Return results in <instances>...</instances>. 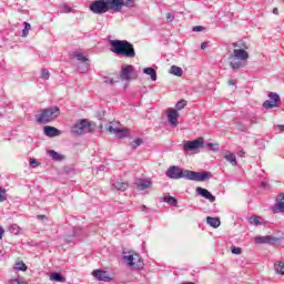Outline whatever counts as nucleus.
<instances>
[{
    "label": "nucleus",
    "mask_w": 284,
    "mask_h": 284,
    "mask_svg": "<svg viewBox=\"0 0 284 284\" xmlns=\"http://www.w3.org/2000/svg\"><path fill=\"white\" fill-rule=\"evenodd\" d=\"M92 274L97 281H103L104 283H110V281H112V277H110L106 271L95 270Z\"/></svg>",
    "instance_id": "nucleus-13"
},
{
    "label": "nucleus",
    "mask_w": 284,
    "mask_h": 284,
    "mask_svg": "<svg viewBox=\"0 0 284 284\" xmlns=\"http://www.w3.org/2000/svg\"><path fill=\"white\" fill-rule=\"evenodd\" d=\"M224 159L226 161H229V163H231V165H234V168H236V165H239V162H236V155L234 153H229V154L224 155Z\"/></svg>",
    "instance_id": "nucleus-26"
},
{
    "label": "nucleus",
    "mask_w": 284,
    "mask_h": 284,
    "mask_svg": "<svg viewBox=\"0 0 284 284\" xmlns=\"http://www.w3.org/2000/svg\"><path fill=\"white\" fill-rule=\"evenodd\" d=\"M3 234H6V230H3V227H0V240L3 239Z\"/></svg>",
    "instance_id": "nucleus-46"
},
{
    "label": "nucleus",
    "mask_w": 284,
    "mask_h": 284,
    "mask_svg": "<svg viewBox=\"0 0 284 284\" xmlns=\"http://www.w3.org/2000/svg\"><path fill=\"white\" fill-rule=\"evenodd\" d=\"M92 132V123L88 120H80L71 128V133L73 136H81Z\"/></svg>",
    "instance_id": "nucleus-6"
},
{
    "label": "nucleus",
    "mask_w": 284,
    "mask_h": 284,
    "mask_svg": "<svg viewBox=\"0 0 284 284\" xmlns=\"http://www.w3.org/2000/svg\"><path fill=\"white\" fill-rule=\"evenodd\" d=\"M111 52L118 54V57H125L126 59H134L136 51L134 45L128 40H110Z\"/></svg>",
    "instance_id": "nucleus-4"
},
{
    "label": "nucleus",
    "mask_w": 284,
    "mask_h": 284,
    "mask_svg": "<svg viewBox=\"0 0 284 284\" xmlns=\"http://www.w3.org/2000/svg\"><path fill=\"white\" fill-rule=\"evenodd\" d=\"M142 144H143V139L138 138L131 142V148H132V150H136L139 148V145H142Z\"/></svg>",
    "instance_id": "nucleus-31"
},
{
    "label": "nucleus",
    "mask_w": 284,
    "mask_h": 284,
    "mask_svg": "<svg viewBox=\"0 0 284 284\" xmlns=\"http://www.w3.org/2000/svg\"><path fill=\"white\" fill-rule=\"evenodd\" d=\"M108 128H112L113 130H119V122L111 123Z\"/></svg>",
    "instance_id": "nucleus-42"
},
{
    "label": "nucleus",
    "mask_w": 284,
    "mask_h": 284,
    "mask_svg": "<svg viewBox=\"0 0 284 284\" xmlns=\"http://www.w3.org/2000/svg\"><path fill=\"white\" fill-rule=\"evenodd\" d=\"M206 223L211 226V227H220L221 226V219L219 217H211L207 216L206 217Z\"/></svg>",
    "instance_id": "nucleus-22"
},
{
    "label": "nucleus",
    "mask_w": 284,
    "mask_h": 284,
    "mask_svg": "<svg viewBox=\"0 0 284 284\" xmlns=\"http://www.w3.org/2000/svg\"><path fill=\"white\" fill-rule=\"evenodd\" d=\"M9 284H22V283H21V281L16 278V280H10Z\"/></svg>",
    "instance_id": "nucleus-45"
},
{
    "label": "nucleus",
    "mask_w": 284,
    "mask_h": 284,
    "mask_svg": "<svg viewBox=\"0 0 284 284\" xmlns=\"http://www.w3.org/2000/svg\"><path fill=\"white\" fill-rule=\"evenodd\" d=\"M268 99L270 100H266L263 103L265 110H272V108H278V105H281V97L277 93L270 92Z\"/></svg>",
    "instance_id": "nucleus-9"
},
{
    "label": "nucleus",
    "mask_w": 284,
    "mask_h": 284,
    "mask_svg": "<svg viewBox=\"0 0 284 284\" xmlns=\"http://www.w3.org/2000/svg\"><path fill=\"white\" fill-rule=\"evenodd\" d=\"M44 134L49 138L59 136L61 134V131L54 126H44Z\"/></svg>",
    "instance_id": "nucleus-18"
},
{
    "label": "nucleus",
    "mask_w": 284,
    "mask_h": 284,
    "mask_svg": "<svg viewBox=\"0 0 284 284\" xmlns=\"http://www.w3.org/2000/svg\"><path fill=\"white\" fill-rule=\"evenodd\" d=\"M205 48H207V42H202L201 43V50H205Z\"/></svg>",
    "instance_id": "nucleus-47"
},
{
    "label": "nucleus",
    "mask_w": 284,
    "mask_h": 284,
    "mask_svg": "<svg viewBox=\"0 0 284 284\" xmlns=\"http://www.w3.org/2000/svg\"><path fill=\"white\" fill-rule=\"evenodd\" d=\"M128 182H121L119 180L112 183V187H114V190H118L119 192H125V190H128Z\"/></svg>",
    "instance_id": "nucleus-20"
},
{
    "label": "nucleus",
    "mask_w": 284,
    "mask_h": 284,
    "mask_svg": "<svg viewBox=\"0 0 284 284\" xmlns=\"http://www.w3.org/2000/svg\"><path fill=\"white\" fill-rule=\"evenodd\" d=\"M203 145H205L203 138H199L193 141H186L183 145V150L185 152H194V150H200V148H203Z\"/></svg>",
    "instance_id": "nucleus-10"
},
{
    "label": "nucleus",
    "mask_w": 284,
    "mask_h": 284,
    "mask_svg": "<svg viewBox=\"0 0 284 284\" xmlns=\"http://www.w3.org/2000/svg\"><path fill=\"white\" fill-rule=\"evenodd\" d=\"M229 85H236V82L234 80H230Z\"/></svg>",
    "instance_id": "nucleus-51"
},
{
    "label": "nucleus",
    "mask_w": 284,
    "mask_h": 284,
    "mask_svg": "<svg viewBox=\"0 0 284 284\" xmlns=\"http://www.w3.org/2000/svg\"><path fill=\"white\" fill-rule=\"evenodd\" d=\"M273 214H283L284 212V193H280L275 204L272 206Z\"/></svg>",
    "instance_id": "nucleus-12"
},
{
    "label": "nucleus",
    "mask_w": 284,
    "mask_h": 284,
    "mask_svg": "<svg viewBox=\"0 0 284 284\" xmlns=\"http://www.w3.org/2000/svg\"><path fill=\"white\" fill-rule=\"evenodd\" d=\"M138 190L143 191V190H148L150 187H152V181L150 180H139L135 183Z\"/></svg>",
    "instance_id": "nucleus-19"
},
{
    "label": "nucleus",
    "mask_w": 284,
    "mask_h": 284,
    "mask_svg": "<svg viewBox=\"0 0 284 284\" xmlns=\"http://www.w3.org/2000/svg\"><path fill=\"white\" fill-rule=\"evenodd\" d=\"M241 132H245L247 130V126H240Z\"/></svg>",
    "instance_id": "nucleus-52"
},
{
    "label": "nucleus",
    "mask_w": 284,
    "mask_h": 284,
    "mask_svg": "<svg viewBox=\"0 0 284 284\" xmlns=\"http://www.w3.org/2000/svg\"><path fill=\"white\" fill-rule=\"evenodd\" d=\"M40 78L43 79V81H48L50 79V71L48 69H42Z\"/></svg>",
    "instance_id": "nucleus-34"
},
{
    "label": "nucleus",
    "mask_w": 284,
    "mask_h": 284,
    "mask_svg": "<svg viewBox=\"0 0 284 284\" xmlns=\"http://www.w3.org/2000/svg\"><path fill=\"white\" fill-rule=\"evenodd\" d=\"M48 155L50 156V159H52V161H63V159H65V156L54 150H50L48 151Z\"/></svg>",
    "instance_id": "nucleus-21"
},
{
    "label": "nucleus",
    "mask_w": 284,
    "mask_h": 284,
    "mask_svg": "<svg viewBox=\"0 0 284 284\" xmlns=\"http://www.w3.org/2000/svg\"><path fill=\"white\" fill-rule=\"evenodd\" d=\"M106 130L109 132H111V134H116V136H119V139H124V136H129V134H130V130H128V129L106 128Z\"/></svg>",
    "instance_id": "nucleus-17"
},
{
    "label": "nucleus",
    "mask_w": 284,
    "mask_h": 284,
    "mask_svg": "<svg viewBox=\"0 0 284 284\" xmlns=\"http://www.w3.org/2000/svg\"><path fill=\"white\" fill-rule=\"evenodd\" d=\"M72 12V7H69L68 4H61L59 8V13L60 14H68Z\"/></svg>",
    "instance_id": "nucleus-29"
},
{
    "label": "nucleus",
    "mask_w": 284,
    "mask_h": 284,
    "mask_svg": "<svg viewBox=\"0 0 284 284\" xmlns=\"http://www.w3.org/2000/svg\"><path fill=\"white\" fill-rule=\"evenodd\" d=\"M123 8H136V2L134 0H95L89 6L93 14H105L110 10L121 12Z\"/></svg>",
    "instance_id": "nucleus-1"
},
{
    "label": "nucleus",
    "mask_w": 284,
    "mask_h": 284,
    "mask_svg": "<svg viewBox=\"0 0 284 284\" xmlns=\"http://www.w3.org/2000/svg\"><path fill=\"white\" fill-rule=\"evenodd\" d=\"M166 21H168L169 23H171V21H174V14H172V13H166Z\"/></svg>",
    "instance_id": "nucleus-41"
},
{
    "label": "nucleus",
    "mask_w": 284,
    "mask_h": 284,
    "mask_svg": "<svg viewBox=\"0 0 284 284\" xmlns=\"http://www.w3.org/2000/svg\"><path fill=\"white\" fill-rule=\"evenodd\" d=\"M169 72L173 74V77H183V69L174 64L170 68Z\"/></svg>",
    "instance_id": "nucleus-24"
},
{
    "label": "nucleus",
    "mask_w": 284,
    "mask_h": 284,
    "mask_svg": "<svg viewBox=\"0 0 284 284\" xmlns=\"http://www.w3.org/2000/svg\"><path fill=\"white\" fill-rule=\"evenodd\" d=\"M140 210H141V212H150V209H148V206H145V205H141Z\"/></svg>",
    "instance_id": "nucleus-44"
},
{
    "label": "nucleus",
    "mask_w": 284,
    "mask_h": 284,
    "mask_svg": "<svg viewBox=\"0 0 284 284\" xmlns=\"http://www.w3.org/2000/svg\"><path fill=\"white\" fill-rule=\"evenodd\" d=\"M278 128H280V130H284V125L283 124L278 125Z\"/></svg>",
    "instance_id": "nucleus-54"
},
{
    "label": "nucleus",
    "mask_w": 284,
    "mask_h": 284,
    "mask_svg": "<svg viewBox=\"0 0 284 284\" xmlns=\"http://www.w3.org/2000/svg\"><path fill=\"white\" fill-rule=\"evenodd\" d=\"M103 83H105V85H114V83H119V81H115L110 77H103Z\"/></svg>",
    "instance_id": "nucleus-33"
},
{
    "label": "nucleus",
    "mask_w": 284,
    "mask_h": 284,
    "mask_svg": "<svg viewBox=\"0 0 284 284\" xmlns=\"http://www.w3.org/2000/svg\"><path fill=\"white\" fill-rule=\"evenodd\" d=\"M74 236H79V233H77V230H74Z\"/></svg>",
    "instance_id": "nucleus-55"
},
{
    "label": "nucleus",
    "mask_w": 284,
    "mask_h": 284,
    "mask_svg": "<svg viewBox=\"0 0 284 284\" xmlns=\"http://www.w3.org/2000/svg\"><path fill=\"white\" fill-rule=\"evenodd\" d=\"M203 30H204V28L202 26H195L192 29L193 32H203Z\"/></svg>",
    "instance_id": "nucleus-40"
},
{
    "label": "nucleus",
    "mask_w": 284,
    "mask_h": 284,
    "mask_svg": "<svg viewBox=\"0 0 284 284\" xmlns=\"http://www.w3.org/2000/svg\"><path fill=\"white\" fill-rule=\"evenodd\" d=\"M3 201H8V197L6 196V189L0 186V203H3Z\"/></svg>",
    "instance_id": "nucleus-36"
},
{
    "label": "nucleus",
    "mask_w": 284,
    "mask_h": 284,
    "mask_svg": "<svg viewBox=\"0 0 284 284\" xmlns=\"http://www.w3.org/2000/svg\"><path fill=\"white\" fill-rule=\"evenodd\" d=\"M248 223H251V225H263V217L261 216H252L248 217Z\"/></svg>",
    "instance_id": "nucleus-27"
},
{
    "label": "nucleus",
    "mask_w": 284,
    "mask_h": 284,
    "mask_svg": "<svg viewBox=\"0 0 284 284\" xmlns=\"http://www.w3.org/2000/svg\"><path fill=\"white\" fill-rule=\"evenodd\" d=\"M185 105H187V102L185 100H180L176 104L175 108L176 110H183V108H185Z\"/></svg>",
    "instance_id": "nucleus-35"
},
{
    "label": "nucleus",
    "mask_w": 284,
    "mask_h": 284,
    "mask_svg": "<svg viewBox=\"0 0 284 284\" xmlns=\"http://www.w3.org/2000/svg\"><path fill=\"white\" fill-rule=\"evenodd\" d=\"M10 232H13L14 234H17L19 232V226L18 225H12L10 227Z\"/></svg>",
    "instance_id": "nucleus-43"
},
{
    "label": "nucleus",
    "mask_w": 284,
    "mask_h": 284,
    "mask_svg": "<svg viewBox=\"0 0 284 284\" xmlns=\"http://www.w3.org/2000/svg\"><path fill=\"white\" fill-rule=\"evenodd\" d=\"M164 203H169V205H172L173 207H176L179 205V201L173 196H164Z\"/></svg>",
    "instance_id": "nucleus-28"
},
{
    "label": "nucleus",
    "mask_w": 284,
    "mask_h": 284,
    "mask_svg": "<svg viewBox=\"0 0 284 284\" xmlns=\"http://www.w3.org/2000/svg\"><path fill=\"white\" fill-rule=\"evenodd\" d=\"M206 148H210V150H212V152H219V144L209 142V143H206Z\"/></svg>",
    "instance_id": "nucleus-37"
},
{
    "label": "nucleus",
    "mask_w": 284,
    "mask_h": 284,
    "mask_svg": "<svg viewBox=\"0 0 284 284\" xmlns=\"http://www.w3.org/2000/svg\"><path fill=\"white\" fill-rule=\"evenodd\" d=\"M123 261H125L129 267H133V270H139L143 267V261H141V257H139V254L123 255Z\"/></svg>",
    "instance_id": "nucleus-8"
},
{
    "label": "nucleus",
    "mask_w": 284,
    "mask_h": 284,
    "mask_svg": "<svg viewBox=\"0 0 284 284\" xmlns=\"http://www.w3.org/2000/svg\"><path fill=\"white\" fill-rule=\"evenodd\" d=\"M23 26H24V29L22 30V37L26 38L32 30V26H30V23H28V22H23Z\"/></svg>",
    "instance_id": "nucleus-30"
},
{
    "label": "nucleus",
    "mask_w": 284,
    "mask_h": 284,
    "mask_svg": "<svg viewBox=\"0 0 284 284\" xmlns=\"http://www.w3.org/2000/svg\"><path fill=\"white\" fill-rule=\"evenodd\" d=\"M72 59H77L80 63H84L82 65L78 67L79 72L85 73L88 70H90V59L85 57L82 52H72L71 53Z\"/></svg>",
    "instance_id": "nucleus-7"
},
{
    "label": "nucleus",
    "mask_w": 284,
    "mask_h": 284,
    "mask_svg": "<svg viewBox=\"0 0 284 284\" xmlns=\"http://www.w3.org/2000/svg\"><path fill=\"white\" fill-rule=\"evenodd\" d=\"M14 268L18 270L19 272H26V270H28V266H26V263L23 262H18L16 263Z\"/></svg>",
    "instance_id": "nucleus-32"
},
{
    "label": "nucleus",
    "mask_w": 284,
    "mask_h": 284,
    "mask_svg": "<svg viewBox=\"0 0 284 284\" xmlns=\"http://www.w3.org/2000/svg\"><path fill=\"white\" fill-rule=\"evenodd\" d=\"M143 73L148 74L151 78V81H156V70H154V68H144Z\"/></svg>",
    "instance_id": "nucleus-25"
},
{
    "label": "nucleus",
    "mask_w": 284,
    "mask_h": 284,
    "mask_svg": "<svg viewBox=\"0 0 284 284\" xmlns=\"http://www.w3.org/2000/svg\"><path fill=\"white\" fill-rule=\"evenodd\" d=\"M239 156H245V151H243V150H241V151H239Z\"/></svg>",
    "instance_id": "nucleus-48"
},
{
    "label": "nucleus",
    "mask_w": 284,
    "mask_h": 284,
    "mask_svg": "<svg viewBox=\"0 0 284 284\" xmlns=\"http://www.w3.org/2000/svg\"><path fill=\"white\" fill-rule=\"evenodd\" d=\"M278 241H281V239L274 237L272 235L255 237V243H257L258 245L263 243H271V245H274V243H278Z\"/></svg>",
    "instance_id": "nucleus-14"
},
{
    "label": "nucleus",
    "mask_w": 284,
    "mask_h": 284,
    "mask_svg": "<svg viewBox=\"0 0 284 284\" xmlns=\"http://www.w3.org/2000/svg\"><path fill=\"white\" fill-rule=\"evenodd\" d=\"M59 116H61V109H59V106H50L41 110L40 114L36 115V121L37 123L45 125L52 123V121H55Z\"/></svg>",
    "instance_id": "nucleus-5"
},
{
    "label": "nucleus",
    "mask_w": 284,
    "mask_h": 284,
    "mask_svg": "<svg viewBox=\"0 0 284 284\" xmlns=\"http://www.w3.org/2000/svg\"><path fill=\"white\" fill-rule=\"evenodd\" d=\"M196 193L200 194V196H203V199H206V201H210V203H214V201H216V196L209 192L207 189L199 186L196 189Z\"/></svg>",
    "instance_id": "nucleus-16"
},
{
    "label": "nucleus",
    "mask_w": 284,
    "mask_h": 284,
    "mask_svg": "<svg viewBox=\"0 0 284 284\" xmlns=\"http://www.w3.org/2000/svg\"><path fill=\"white\" fill-rule=\"evenodd\" d=\"M50 281H54L55 283H65V277L61 275V273H51Z\"/></svg>",
    "instance_id": "nucleus-23"
},
{
    "label": "nucleus",
    "mask_w": 284,
    "mask_h": 284,
    "mask_svg": "<svg viewBox=\"0 0 284 284\" xmlns=\"http://www.w3.org/2000/svg\"><path fill=\"white\" fill-rule=\"evenodd\" d=\"M231 252L232 254H242L243 250L241 247H237V246H231Z\"/></svg>",
    "instance_id": "nucleus-38"
},
{
    "label": "nucleus",
    "mask_w": 284,
    "mask_h": 284,
    "mask_svg": "<svg viewBox=\"0 0 284 284\" xmlns=\"http://www.w3.org/2000/svg\"><path fill=\"white\" fill-rule=\"evenodd\" d=\"M232 47L235 49L229 55L230 65L232 70H241L243 61L250 59V53L247 52L250 47L243 41L233 42Z\"/></svg>",
    "instance_id": "nucleus-3"
},
{
    "label": "nucleus",
    "mask_w": 284,
    "mask_h": 284,
    "mask_svg": "<svg viewBox=\"0 0 284 284\" xmlns=\"http://www.w3.org/2000/svg\"><path fill=\"white\" fill-rule=\"evenodd\" d=\"M37 219H39L40 221H43V219H48L45 215H38Z\"/></svg>",
    "instance_id": "nucleus-50"
},
{
    "label": "nucleus",
    "mask_w": 284,
    "mask_h": 284,
    "mask_svg": "<svg viewBox=\"0 0 284 284\" xmlns=\"http://www.w3.org/2000/svg\"><path fill=\"white\" fill-rule=\"evenodd\" d=\"M134 72V67L132 64L123 65L120 73L121 81H130Z\"/></svg>",
    "instance_id": "nucleus-11"
},
{
    "label": "nucleus",
    "mask_w": 284,
    "mask_h": 284,
    "mask_svg": "<svg viewBox=\"0 0 284 284\" xmlns=\"http://www.w3.org/2000/svg\"><path fill=\"white\" fill-rule=\"evenodd\" d=\"M168 121L171 123L172 128H176V125H179V111L170 109L168 113Z\"/></svg>",
    "instance_id": "nucleus-15"
},
{
    "label": "nucleus",
    "mask_w": 284,
    "mask_h": 284,
    "mask_svg": "<svg viewBox=\"0 0 284 284\" xmlns=\"http://www.w3.org/2000/svg\"><path fill=\"white\" fill-rule=\"evenodd\" d=\"M29 163L31 168H39V162H37V160L34 159H30Z\"/></svg>",
    "instance_id": "nucleus-39"
},
{
    "label": "nucleus",
    "mask_w": 284,
    "mask_h": 284,
    "mask_svg": "<svg viewBox=\"0 0 284 284\" xmlns=\"http://www.w3.org/2000/svg\"><path fill=\"white\" fill-rule=\"evenodd\" d=\"M261 185H262V187H263L264 190H267V183H266V182H262Z\"/></svg>",
    "instance_id": "nucleus-49"
},
{
    "label": "nucleus",
    "mask_w": 284,
    "mask_h": 284,
    "mask_svg": "<svg viewBox=\"0 0 284 284\" xmlns=\"http://www.w3.org/2000/svg\"><path fill=\"white\" fill-rule=\"evenodd\" d=\"M168 179H173L174 181H179L181 179H185L186 181H197L203 182L207 181V179L212 178V173L207 171L195 172L190 171L187 169H183L176 165L170 166L165 172Z\"/></svg>",
    "instance_id": "nucleus-2"
},
{
    "label": "nucleus",
    "mask_w": 284,
    "mask_h": 284,
    "mask_svg": "<svg viewBox=\"0 0 284 284\" xmlns=\"http://www.w3.org/2000/svg\"><path fill=\"white\" fill-rule=\"evenodd\" d=\"M273 14H278V8L273 9Z\"/></svg>",
    "instance_id": "nucleus-53"
}]
</instances>
